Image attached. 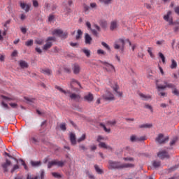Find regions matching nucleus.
<instances>
[{"label": "nucleus", "mask_w": 179, "mask_h": 179, "mask_svg": "<svg viewBox=\"0 0 179 179\" xmlns=\"http://www.w3.org/2000/svg\"><path fill=\"white\" fill-rule=\"evenodd\" d=\"M112 89L117 93L118 97H122V92L118 91V89H120L118 85L115 84V86L112 87Z\"/></svg>", "instance_id": "nucleus-19"}, {"label": "nucleus", "mask_w": 179, "mask_h": 179, "mask_svg": "<svg viewBox=\"0 0 179 179\" xmlns=\"http://www.w3.org/2000/svg\"><path fill=\"white\" fill-rule=\"evenodd\" d=\"M108 169L109 170H121L122 169V163L121 162L108 161Z\"/></svg>", "instance_id": "nucleus-1"}, {"label": "nucleus", "mask_w": 179, "mask_h": 179, "mask_svg": "<svg viewBox=\"0 0 179 179\" xmlns=\"http://www.w3.org/2000/svg\"><path fill=\"white\" fill-rule=\"evenodd\" d=\"M101 45H103V47L106 48V50H108V51H111V48H110V45H108V44L106 43V42H101Z\"/></svg>", "instance_id": "nucleus-40"}, {"label": "nucleus", "mask_w": 179, "mask_h": 179, "mask_svg": "<svg viewBox=\"0 0 179 179\" xmlns=\"http://www.w3.org/2000/svg\"><path fill=\"white\" fill-rule=\"evenodd\" d=\"M83 52H84V54H85V55H87V57H90V50H89L87 49H83Z\"/></svg>", "instance_id": "nucleus-49"}, {"label": "nucleus", "mask_w": 179, "mask_h": 179, "mask_svg": "<svg viewBox=\"0 0 179 179\" xmlns=\"http://www.w3.org/2000/svg\"><path fill=\"white\" fill-rule=\"evenodd\" d=\"M40 72L43 73V75H48V76H50V75L52 73V71L50 70V69H41Z\"/></svg>", "instance_id": "nucleus-22"}, {"label": "nucleus", "mask_w": 179, "mask_h": 179, "mask_svg": "<svg viewBox=\"0 0 179 179\" xmlns=\"http://www.w3.org/2000/svg\"><path fill=\"white\" fill-rule=\"evenodd\" d=\"M99 24H100L101 27L106 29V27H107V21H106L104 20H101L99 21Z\"/></svg>", "instance_id": "nucleus-28"}, {"label": "nucleus", "mask_w": 179, "mask_h": 179, "mask_svg": "<svg viewBox=\"0 0 179 179\" xmlns=\"http://www.w3.org/2000/svg\"><path fill=\"white\" fill-rule=\"evenodd\" d=\"M55 87L57 90H59L61 93H64V94H66V96H68V93H71V91H66L59 86H56Z\"/></svg>", "instance_id": "nucleus-24"}, {"label": "nucleus", "mask_w": 179, "mask_h": 179, "mask_svg": "<svg viewBox=\"0 0 179 179\" xmlns=\"http://www.w3.org/2000/svg\"><path fill=\"white\" fill-rule=\"evenodd\" d=\"M93 36H95L96 37H97L99 33H97V31H96V29H90Z\"/></svg>", "instance_id": "nucleus-57"}, {"label": "nucleus", "mask_w": 179, "mask_h": 179, "mask_svg": "<svg viewBox=\"0 0 179 179\" xmlns=\"http://www.w3.org/2000/svg\"><path fill=\"white\" fill-rule=\"evenodd\" d=\"M85 43L90 45V44H92V42L93 41V38H92V36H90V35L87 33L85 34Z\"/></svg>", "instance_id": "nucleus-12"}, {"label": "nucleus", "mask_w": 179, "mask_h": 179, "mask_svg": "<svg viewBox=\"0 0 179 179\" xmlns=\"http://www.w3.org/2000/svg\"><path fill=\"white\" fill-rule=\"evenodd\" d=\"M73 72L75 75H79V73H80V66L78 64H74L73 65Z\"/></svg>", "instance_id": "nucleus-13"}, {"label": "nucleus", "mask_w": 179, "mask_h": 179, "mask_svg": "<svg viewBox=\"0 0 179 179\" xmlns=\"http://www.w3.org/2000/svg\"><path fill=\"white\" fill-rule=\"evenodd\" d=\"M24 99L27 101V103H33L34 101V99H30L27 97H24Z\"/></svg>", "instance_id": "nucleus-56"}, {"label": "nucleus", "mask_w": 179, "mask_h": 179, "mask_svg": "<svg viewBox=\"0 0 179 179\" xmlns=\"http://www.w3.org/2000/svg\"><path fill=\"white\" fill-rule=\"evenodd\" d=\"M68 94H70V99L71 100H75V101H79L80 100V95L75 94V93H68Z\"/></svg>", "instance_id": "nucleus-17"}, {"label": "nucleus", "mask_w": 179, "mask_h": 179, "mask_svg": "<svg viewBox=\"0 0 179 179\" xmlns=\"http://www.w3.org/2000/svg\"><path fill=\"white\" fill-rule=\"evenodd\" d=\"M1 97L2 99H3V100H6V101H10L11 100H13L12 98H9L6 96H1Z\"/></svg>", "instance_id": "nucleus-59"}, {"label": "nucleus", "mask_w": 179, "mask_h": 179, "mask_svg": "<svg viewBox=\"0 0 179 179\" xmlns=\"http://www.w3.org/2000/svg\"><path fill=\"white\" fill-rule=\"evenodd\" d=\"M117 27V21H113L110 23V30H115V28Z\"/></svg>", "instance_id": "nucleus-30"}, {"label": "nucleus", "mask_w": 179, "mask_h": 179, "mask_svg": "<svg viewBox=\"0 0 179 179\" xmlns=\"http://www.w3.org/2000/svg\"><path fill=\"white\" fill-rule=\"evenodd\" d=\"M55 36H50L46 39V43L43 45L44 51H47V50H50L51 47H52V41H55Z\"/></svg>", "instance_id": "nucleus-3"}, {"label": "nucleus", "mask_w": 179, "mask_h": 179, "mask_svg": "<svg viewBox=\"0 0 179 179\" xmlns=\"http://www.w3.org/2000/svg\"><path fill=\"white\" fill-rule=\"evenodd\" d=\"M134 167H135V165L134 164L122 163L121 170H124V169H134Z\"/></svg>", "instance_id": "nucleus-20"}, {"label": "nucleus", "mask_w": 179, "mask_h": 179, "mask_svg": "<svg viewBox=\"0 0 179 179\" xmlns=\"http://www.w3.org/2000/svg\"><path fill=\"white\" fill-rule=\"evenodd\" d=\"M52 176L55 177V178H61V175L57 172H52Z\"/></svg>", "instance_id": "nucleus-47"}, {"label": "nucleus", "mask_w": 179, "mask_h": 179, "mask_svg": "<svg viewBox=\"0 0 179 179\" xmlns=\"http://www.w3.org/2000/svg\"><path fill=\"white\" fill-rule=\"evenodd\" d=\"M152 127H153V124H143L139 126V128L150 129V128H152Z\"/></svg>", "instance_id": "nucleus-27"}, {"label": "nucleus", "mask_w": 179, "mask_h": 179, "mask_svg": "<svg viewBox=\"0 0 179 179\" xmlns=\"http://www.w3.org/2000/svg\"><path fill=\"white\" fill-rule=\"evenodd\" d=\"M173 94H175V96H179V92L177 88H173Z\"/></svg>", "instance_id": "nucleus-54"}, {"label": "nucleus", "mask_w": 179, "mask_h": 179, "mask_svg": "<svg viewBox=\"0 0 179 179\" xmlns=\"http://www.w3.org/2000/svg\"><path fill=\"white\" fill-rule=\"evenodd\" d=\"M64 164H65V162L62 161L53 160L48 162V168L51 169L52 166H57V167H64Z\"/></svg>", "instance_id": "nucleus-6"}, {"label": "nucleus", "mask_w": 179, "mask_h": 179, "mask_svg": "<svg viewBox=\"0 0 179 179\" xmlns=\"http://www.w3.org/2000/svg\"><path fill=\"white\" fill-rule=\"evenodd\" d=\"M159 58H161L163 64L166 63V57H164V55H163V53L162 52H159Z\"/></svg>", "instance_id": "nucleus-38"}, {"label": "nucleus", "mask_w": 179, "mask_h": 179, "mask_svg": "<svg viewBox=\"0 0 179 179\" xmlns=\"http://www.w3.org/2000/svg\"><path fill=\"white\" fill-rule=\"evenodd\" d=\"M143 57H145V53L142 52H139L138 53V58H142L143 59Z\"/></svg>", "instance_id": "nucleus-60"}, {"label": "nucleus", "mask_w": 179, "mask_h": 179, "mask_svg": "<svg viewBox=\"0 0 179 179\" xmlns=\"http://www.w3.org/2000/svg\"><path fill=\"white\" fill-rule=\"evenodd\" d=\"M84 99L86 100V101L91 103V101H92L94 99V96L92 94L90 93L84 96Z\"/></svg>", "instance_id": "nucleus-23"}, {"label": "nucleus", "mask_w": 179, "mask_h": 179, "mask_svg": "<svg viewBox=\"0 0 179 179\" xmlns=\"http://www.w3.org/2000/svg\"><path fill=\"white\" fill-rule=\"evenodd\" d=\"M83 8H84V11L85 12H88L89 9H90V7L86 4L83 5Z\"/></svg>", "instance_id": "nucleus-55"}, {"label": "nucleus", "mask_w": 179, "mask_h": 179, "mask_svg": "<svg viewBox=\"0 0 179 179\" xmlns=\"http://www.w3.org/2000/svg\"><path fill=\"white\" fill-rule=\"evenodd\" d=\"M99 148H102L103 149H108V150H113L111 146L107 145V144H106V143H103V142L102 143H99Z\"/></svg>", "instance_id": "nucleus-21"}, {"label": "nucleus", "mask_w": 179, "mask_h": 179, "mask_svg": "<svg viewBox=\"0 0 179 179\" xmlns=\"http://www.w3.org/2000/svg\"><path fill=\"white\" fill-rule=\"evenodd\" d=\"M174 10H175V13L177 14V15H179V6L176 7L174 8Z\"/></svg>", "instance_id": "nucleus-64"}, {"label": "nucleus", "mask_w": 179, "mask_h": 179, "mask_svg": "<svg viewBox=\"0 0 179 179\" xmlns=\"http://www.w3.org/2000/svg\"><path fill=\"white\" fill-rule=\"evenodd\" d=\"M20 7L23 9V10H25V12H29L30 10V8H31V4L26 3H20Z\"/></svg>", "instance_id": "nucleus-15"}, {"label": "nucleus", "mask_w": 179, "mask_h": 179, "mask_svg": "<svg viewBox=\"0 0 179 179\" xmlns=\"http://www.w3.org/2000/svg\"><path fill=\"white\" fill-rule=\"evenodd\" d=\"M69 138L71 145L75 146V145H76V135H75L73 133H71Z\"/></svg>", "instance_id": "nucleus-18"}, {"label": "nucleus", "mask_w": 179, "mask_h": 179, "mask_svg": "<svg viewBox=\"0 0 179 179\" xmlns=\"http://www.w3.org/2000/svg\"><path fill=\"white\" fill-rule=\"evenodd\" d=\"M156 141L158 142V143H166V142L169 141V136L164 138V136L163 134H159L156 138Z\"/></svg>", "instance_id": "nucleus-10"}, {"label": "nucleus", "mask_w": 179, "mask_h": 179, "mask_svg": "<svg viewBox=\"0 0 179 179\" xmlns=\"http://www.w3.org/2000/svg\"><path fill=\"white\" fill-rule=\"evenodd\" d=\"M81 36H82V30L78 29L77 31V35L76 36V39L79 40V38H80Z\"/></svg>", "instance_id": "nucleus-43"}, {"label": "nucleus", "mask_w": 179, "mask_h": 179, "mask_svg": "<svg viewBox=\"0 0 179 179\" xmlns=\"http://www.w3.org/2000/svg\"><path fill=\"white\" fill-rule=\"evenodd\" d=\"M86 139V134H83L81 137H80L78 140L77 142L78 143H80V142H83Z\"/></svg>", "instance_id": "nucleus-37"}, {"label": "nucleus", "mask_w": 179, "mask_h": 179, "mask_svg": "<svg viewBox=\"0 0 179 179\" xmlns=\"http://www.w3.org/2000/svg\"><path fill=\"white\" fill-rule=\"evenodd\" d=\"M157 156H158V157H159V159H169L170 158V155L165 150L159 151L157 153Z\"/></svg>", "instance_id": "nucleus-11"}, {"label": "nucleus", "mask_w": 179, "mask_h": 179, "mask_svg": "<svg viewBox=\"0 0 179 179\" xmlns=\"http://www.w3.org/2000/svg\"><path fill=\"white\" fill-rule=\"evenodd\" d=\"M170 15H171V11H168L167 14L164 16V20H166V22H169V19L170 17Z\"/></svg>", "instance_id": "nucleus-46"}, {"label": "nucleus", "mask_w": 179, "mask_h": 179, "mask_svg": "<svg viewBox=\"0 0 179 179\" xmlns=\"http://www.w3.org/2000/svg\"><path fill=\"white\" fill-rule=\"evenodd\" d=\"M120 44H121L122 45V47L121 48V51H122V52H123L124 45H125V41H124V39L120 38L117 42H115L114 44V48H115V50H120V48L121 47Z\"/></svg>", "instance_id": "nucleus-8"}, {"label": "nucleus", "mask_w": 179, "mask_h": 179, "mask_svg": "<svg viewBox=\"0 0 179 179\" xmlns=\"http://www.w3.org/2000/svg\"><path fill=\"white\" fill-rule=\"evenodd\" d=\"M159 80H156V86L157 88L158 89V90H164V89L166 88H169V89H175L176 85H174V84L172 83H166V81H164V83L165 85H159Z\"/></svg>", "instance_id": "nucleus-2"}, {"label": "nucleus", "mask_w": 179, "mask_h": 179, "mask_svg": "<svg viewBox=\"0 0 179 179\" xmlns=\"http://www.w3.org/2000/svg\"><path fill=\"white\" fill-rule=\"evenodd\" d=\"M102 98L106 101H114L115 100V96L110 91H106V93L102 96Z\"/></svg>", "instance_id": "nucleus-5"}, {"label": "nucleus", "mask_w": 179, "mask_h": 179, "mask_svg": "<svg viewBox=\"0 0 179 179\" xmlns=\"http://www.w3.org/2000/svg\"><path fill=\"white\" fill-rule=\"evenodd\" d=\"M20 66L22 69L28 68L29 64H27V62H26V61L20 60Z\"/></svg>", "instance_id": "nucleus-26"}, {"label": "nucleus", "mask_w": 179, "mask_h": 179, "mask_svg": "<svg viewBox=\"0 0 179 179\" xmlns=\"http://www.w3.org/2000/svg\"><path fill=\"white\" fill-rule=\"evenodd\" d=\"M153 167L157 169V167H160V162L159 161H154L152 163Z\"/></svg>", "instance_id": "nucleus-41"}, {"label": "nucleus", "mask_w": 179, "mask_h": 179, "mask_svg": "<svg viewBox=\"0 0 179 179\" xmlns=\"http://www.w3.org/2000/svg\"><path fill=\"white\" fill-rule=\"evenodd\" d=\"M44 174H45L44 170L42 169L41 171V179H44Z\"/></svg>", "instance_id": "nucleus-63"}, {"label": "nucleus", "mask_w": 179, "mask_h": 179, "mask_svg": "<svg viewBox=\"0 0 179 179\" xmlns=\"http://www.w3.org/2000/svg\"><path fill=\"white\" fill-rule=\"evenodd\" d=\"M100 63L103 65V69L106 70L107 72H115V68H114L113 64L103 61H100Z\"/></svg>", "instance_id": "nucleus-4"}, {"label": "nucleus", "mask_w": 179, "mask_h": 179, "mask_svg": "<svg viewBox=\"0 0 179 179\" xmlns=\"http://www.w3.org/2000/svg\"><path fill=\"white\" fill-rule=\"evenodd\" d=\"M34 43V41H33V39H31L25 42V45H27V47H31Z\"/></svg>", "instance_id": "nucleus-35"}, {"label": "nucleus", "mask_w": 179, "mask_h": 179, "mask_svg": "<svg viewBox=\"0 0 179 179\" xmlns=\"http://www.w3.org/2000/svg\"><path fill=\"white\" fill-rule=\"evenodd\" d=\"M138 96L141 99V100H143L144 101H148V100H152V96H150L149 94L139 93Z\"/></svg>", "instance_id": "nucleus-14"}, {"label": "nucleus", "mask_w": 179, "mask_h": 179, "mask_svg": "<svg viewBox=\"0 0 179 179\" xmlns=\"http://www.w3.org/2000/svg\"><path fill=\"white\" fill-rule=\"evenodd\" d=\"M15 179H22L20 177H16L15 178ZM27 179H38V176H35V177H31L29 175L27 176Z\"/></svg>", "instance_id": "nucleus-50"}, {"label": "nucleus", "mask_w": 179, "mask_h": 179, "mask_svg": "<svg viewBox=\"0 0 179 179\" xmlns=\"http://www.w3.org/2000/svg\"><path fill=\"white\" fill-rule=\"evenodd\" d=\"M11 165L12 162L9 159H6V162L1 164L3 173H8V171H9V167Z\"/></svg>", "instance_id": "nucleus-9"}, {"label": "nucleus", "mask_w": 179, "mask_h": 179, "mask_svg": "<svg viewBox=\"0 0 179 179\" xmlns=\"http://www.w3.org/2000/svg\"><path fill=\"white\" fill-rule=\"evenodd\" d=\"M131 142H141V141H145L144 137H138L135 135H132L130 137Z\"/></svg>", "instance_id": "nucleus-16"}, {"label": "nucleus", "mask_w": 179, "mask_h": 179, "mask_svg": "<svg viewBox=\"0 0 179 179\" xmlns=\"http://www.w3.org/2000/svg\"><path fill=\"white\" fill-rule=\"evenodd\" d=\"M148 52L151 57V58H155V55H153V52H152V48H148Z\"/></svg>", "instance_id": "nucleus-48"}, {"label": "nucleus", "mask_w": 179, "mask_h": 179, "mask_svg": "<svg viewBox=\"0 0 179 179\" xmlns=\"http://www.w3.org/2000/svg\"><path fill=\"white\" fill-rule=\"evenodd\" d=\"M85 24H86L88 30H91V29H92V24H90V22L87 21Z\"/></svg>", "instance_id": "nucleus-61"}, {"label": "nucleus", "mask_w": 179, "mask_h": 179, "mask_svg": "<svg viewBox=\"0 0 179 179\" xmlns=\"http://www.w3.org/2000/svg\"><path fill=\"white\" fill-rule=\"evenodd\" d=\"M9 24H10V20H7L3 24V26H4L6 30H8V29H9Z\"/></svg>", "instance_id": "nucleus-42"}, {"label": "nucleus", "mask_w": 179, "mask_h": 179, "mask_svg": "<svg viewBox=\"0 0 179 179\" xmlns=\"http://www.w3.org/2000/svg\"><path fill=\"white\" fill-rule=\"evenodd\" d=\"M144 108H147L148 110H150L151 113H153V107H152V106L150 104L145 103L144 105Z\"/></svg>", "instance_id": "nucleus-39"}, {"label": "nucleus", "mask_w": 179, "mask_h": 179, "mask_svg": "<svg viewBox=\"0 0 179 179\" xmlns=\"http://www.w3.org/2000/svg\"><path fill=\"white\" fill-rule=\"evenodd\" d=\"M73 83H77V85H78V86L80 87V89H83L82 85H80V83H79L78 80H76V79H71V88L73 89V86L72 85H73Z\"/></svg>", "instance_id": "nucleus-25"}, {"label": "nucleus", "mask_w": 179, "mask_h": 179, "mask_svg": "<svg viewBox=\"0 0 179 179\" xmlns=\"http://www.w3.org/2000/svg\"><path fill=\"white\" fill-rule=\"evenodd\" d=\"M33 6H34V8H38V1L34 0L33 1Z\"/></svg>", "instance_id": "nucleus-62"}, {"label": "nucleus", "mask_w": 179, "mask_h": 179, "mask_svg": "<svg viewBox=\"0 0 179 179\" xmlns=\"http://www.w3.org/2000/svg\"><path fill=\"white\" fill-rule=\"evenodd\" d=\"M35 43L38 45H43V44H44V39H36Z\"/></svg>", "instance_id": "nucleus-36"}, {"label": "nucleus", "mask_w": 179, "mask_h": 179, "mask_svg": "<svg viewBox=\"0 0 179 179\" xmlns=\"http://www.w3.org/2000/svg\"><path fill=\"white\" fill-rule=\"evenodd\" d=\"M97 54H99V55L102 54V55H106V52H104V50H103L101 49H99L97 50Z\"/></svg>", "instance_id": "nucleus-58"}, {"label": "nucleus", "mask_w": 179, "mask_h": 179, "mask_svg": "<svg viewBox=\"0 0 179 179\" xmlns=\"http://www.w3.org/2000/svg\"><path fill=\"white\" fill-rule=\"evenodd\" d=\"M52 34L53 36H59V37H62V38H66L68 36V33L64 32L62 29H55L52 32Z\"/></svg>", "instance_id": "nucleus-7"}, {"label": "nucleus", "mask_w": 179, "mask_h": 179, "mask_svg": "<svg viewBox=\"0 0 179 179\" xmlns=\"http://www.w3.org/2000/svg\"><path fill=\"white\" fill-rule=\"evenodd\" d=\"M18 169H19L18 165H14V166L11 169V173H15V171H16V170H18Z\"/></svg>", "instance_id": "nucleus-53"}, {"label": "nucleus", "mask_w": 179, "mask_h": 179, "mask_svg": "<svg viewBox=\"0 0 179 179\" xmlns=\"http://www.w3.org/2000/svg\"><path fill=\"white\" fill-rule=\"evenodd\" d=\"M94 169H95V171H96V173L98 174H103V170H101V169H99V166L98 165H95L94 166Z\"/></svg>", "instance_id": "nucleus-34"}, {"label": "nucleus", "mask_w": 179, "mask_h": 179, "mask_svg": "<svg viewBox=\"0 0 179 179\" xmlns=\"http://www.w3.org/2000/svg\"><path fill=\"white\" fill-rule=\"evenodd\" d=\"M59 127L62 131H66V124L65 123L60 124Z\"/></svg>", "instance_id": "nucleus-45"}, {"label": "nucleus", "mask_w": 179, "mask_h": 179, "mask_svg": "<svg viewBox=\"0 0 179 179\" xmlns=\"http://www.w3.org/2000/svg\"><path fill=\"white\" fill-rule=\"evenodd\" d=\"M19 162H21L22 165L24 166V169L25 170H27V165H26V163L24 162V161L23 159H20Z\"/></svg>", "instance_id": "nucleus-51"}, {"label": "nucleus", "mask_w": 179, "mask_h": 179, "mask_svg": "<svg viewBox=\"0 0 179 179\" xmlns=\"http://www.w3.org/2000/svg\"><path fill=\"white\" fill-rule=\"evenodd\" d=\"M177 68V62L176 60L172 59L171 60V69H176Z\"/></svg>", "instance_id": "nucleus-31"}, {"label": "nucleus", "mask_w": 179, "mask_h": 179, "mask_svg": "<svg viewBox=\"0 0 179 179\" xmlns=\"http://www.w3.org/2000/svg\"><path fill=\"white\" fill-rule=\"evenodd\" d=\"M100 127H101L103 129L105 132H108V134H110L111 130L110 129H107V127H106V125L104 124L101 123Z\"/></svg>", "instance_id": "nucleus-32"}, {"label": "nucleus", "mask_w": 179, "mask_h": 179, "mask_svg": "<svg viewBox=\"0 0 179 179\" xmlns=\"http://www.w3.org/2000/svg\"><path fill=\"white\" fill-rule=\"evenodd\" d=\"M112 1L113 0H99V2H101V3H103V5H110Z\"/></svg>", "instance_id": "nucleus-33"}, {"label": "nucleus", "mask_w": 179, "mask_h": 179, "mask_svg": "<svg viewBox=\"0 0 179 179\" xmlns=\"http://www.w3.org/2000/svg\"><path fill=\"white\" fill-rule=\"evenodd\" d=\"M31 164L33 167H38V166H41V162H34L31 161Z\"/></svg>", "instance_id": "nucleus-29"}, {"label": "nucleus", "mask_w": 179, "mask_h": 179, "mask_svg": "<svg viewBox=\"0 0 179 179\" xmlns=\"http://www.w3.org/2000/svg\"><path fill=\"white\" fill-rule=\"evenodd\" d=\"M79 149H80V150H83L84 152H86V150H87V148L86 145H84V144L80 145H79Z\"/></svg>", "instance_id": "nucleus-44"}, {"label": "nucleus", "mask_w": 179, "mask_h": 179, "mask_svg": "<svg viewBox=\"0 0 179 179\" xmlns=\"http://www.w3.org/2000/svg\"><path fill=\"white\" fill-rule=\"evenodd\" d=\"M177 142V138H173L171 142H170V146H174L176 145V143Z\"/></svg>", "instance_id": "nucleus-52"}]
</instances>
